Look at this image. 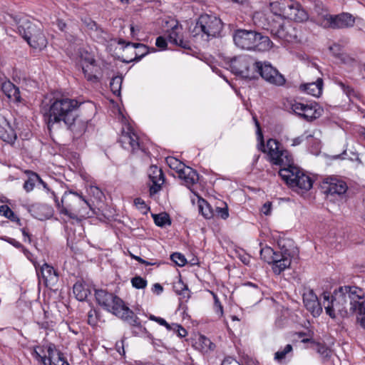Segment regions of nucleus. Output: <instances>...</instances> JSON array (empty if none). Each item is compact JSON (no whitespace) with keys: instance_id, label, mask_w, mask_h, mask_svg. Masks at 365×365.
<instances>
[{"instance_id":"nucleus-1","label":"nucleus","mask_w":365,"mask_h":365,"mask_svg":"<svg viewBox=\"0 0 365 365\" xmlns=\"http://www.w3.org/2000/svg\"><path fill=\"white\" fill-rule=\"evenodd\" d=\"M326 313L332 319L339 315L347 317L356 314V322L365 329V292L356 286L345 285L335 289L333 294H322Z\"/></svg>"},{"instance_id":"nucleus-2","label":"nucleus","mask_w":365,"mask_h":365,"mask_svg":"<svg viewBox=\"0 0 365 365\" xmlns=\"http://www.w3.org/2000/svg\"><path fill=\"white\" fill-rule=\"evenodd\" d=\"M95 297L97 303L104 309L135 327L138 331H133L135 335L146 332V329L141 325L138 317L120 298L103 289H96Z\"/></svg>"},{"instance_id":"nucleus-3","label":"nucleus","mask_w":365,"mask_h":365,"mask_svg":"<svg viewBox=\"0 0 365 365\" xmlns=\"http://www.w3.org/2000/svg\"><path fill=\"white\" fill-rule=\"evenodd\" d=\"M81 103L66 96L53 97L49 104L43 106L42 111L47 118L48 128L55 123H70L76 116Z\"/></svg>"},{"instance_id":"nucleus-4","label":"nucleus","mask_w":365,"mask_h":365,"mask_svg":"<svg viewBox=\"0 0 365 365\" xmlns=\"http://www.w3.org/2000/svg\"><path fill=\"white\" fill-rule=\"evenodd\" d=\"M232 37L235 44L244 50L265 52L274 46L267 36L254 30L237 29Z\"/></svg>"},{"instance_id":"nucleus-5","label":"nucleus","mask_w":365,"mask_h":365,"mask_svg":"<svg viewBox=\"0 0 365 365\" xmlns=\"http://www.w3.org/2000/svg\"><path fill=\"white\" fill-rule=\"evenodd\" d=\"M91 206L90 203L76 192H65L61 198L60 214L70 219L81 221L90 217Z\"/></svg>"},{"instance_id":"nucleus-6","label":"nucleus","mask_w":365,"mask_h":365,"mask_svg":"<svg viewBox=\"0 0 365 365\" xmlns=\"http://www.w3.org/2000/svg\"><path fill=\"white\" fill-rule=\"evenodd\" d=\"M223 24L221 19L215 16L202 14L198 18L192 31L193 36H200L203 41H208L212 38L220 36Z\"/></svg>"},{"instance_id":"nucleus-7","label":"nucleus","mask_w":365,"mask_h":365,"mask_svg":"<svg viewBox=\"0 0 365 365\" xmlns=\"http://www.w3.org/2000/svg\"><path fill=\"white\" fill-rule=\"evenodd\" d=\"M18 33L34 48L41 50L47 45V39L41 29L33 24L26 16L16 21Z\"/></svg>"},{"instance_id":"nucleus-8","label":"nucleus","mask_w":365,"mask_h":365,"mask_svg":"<svg viewBox=\"0 0 365 365\" xmlns=\"http://www.w3.org/2000/svg\"><path fill=\"white\" fill-rule=\"evenodd\" d=\"M271 10L274 14L296 22L306 21L308 14L302 5L293 0H280L270 4Z\"/></svg>"},{"instance_id":"nucleus-9","label":"nucleus","mask_w":365,"mask_h":365,"mask_svg":"<svg viewBox=\"0 0 365 365\" xmlns=\"http://www.w3.org/2000/svg\"><path fill=\"white\" fill-rule=\"evenodd\" d=\"M261 258L269 264H272V270L279 274L291 264V257L287 250L275 252L270 247H264L260 250Z\"/></svg>"},{"instance_id":"nucleus-10","label":"nucleus","mask_w":365,"mask_h":365,"mask_svg":"<svg viewBox=\"0 0 365 365\" xmlns=\"http://www.w3.org/2000/svg\"><path fill=\"white\" fill-rule=\"evenodd\" d=\"M257 61L250 56H238L230 61V68L233 73L245 78H256Z\"/></svg>"},{"instance_id":"nucleus-11","label":"nucleus","mask_w":365,"mask_h":365,"mask_svg":"<svg viewBox=\"0 0 365 365\" xmlns=\"http://www.w3.org/2000/svg\"><path fill=\"white\" fill-rule=\"evenodd\" d=\"M259 75L267 83L282 86L286 83L284 76L268 61H257L256 76Z\"/></svg>"},{"instance_id":"nucleus-12","label":"nucleus","mask_w":365,"mask_h":365,"mask_svg":"<svg viewBox=\"0 0 365 365\" xmlns=\"http://www.w3.org/2000/svg\"><path fill=\"white\" fill-rule=\"evenodd\" d=\"M290 109L307 121H312L319 118L323 113V108L317 103L304 104L297 101L289 103Z\"/></svg>"},{"instance_id":"nucleus-13","label":"nucleus","mask_w":365,"mask_h":365,"mask_svg":"<svg viewBox=\"0 0 365 365\" xmlns=\"http://www.w3.org/2000/svg\"><path fill=\"white\" fill-rule=\"evenodd\" d=\"M360 19L359 18H355L351 14L346 12H343L337 15H328L325 18L327 26L334 29L353 27L356 20Z\"/></svg>"},{"instance_id":"nucleus-14","label":"nucleus","mask_w":365,"mask_h":365,"mask_svg":"<svg viewBox=\"0 0 365 365\" xmlns=\"http://www.w3.org/2000/svg\"><path fill=\"white\" fill-rule=\"evenodd\" d=\"M40 282L43 281L44 285L52 289L58 282V274L53 267L44 263L39 269L34 264Z\"/></svg>"},{"instance_id":"nucleus-15","label":"nucleus","mask_w":365,"mask_h":365,"mask_svg":"<svg viewBox=\"0 0 365 365\" xmlns=\"http://www.w3.org/2000/svg\"><path fill=\"white\" fill-rule=\"evenodd\" d=\"M254 119L255 121L256 127L257 128V134L260 138L261 140L258 149L260 150L262 152L267 154L268 160L270 159L272 157H277L276 155L278 153L279 150L284 148L283 146L278 140L273 138L269 139L267 141L266 145H264L259 123L256 118H254Z\"/></svg>"},{"instance_id":"nucleus-16","label":"nucleus","mask_w":365,"mask_h":365,"mask_svg":"<svg viewBox=\"0 0 365 365\" xmlns=\"http://www.w3.org/2000/svg\"><path fill=\"white\" fill-rule=\"evenodd\" d=\"M271 34L274 37L287 42L297 38V31L290 23L278 24L271 28Z\"/></svg>"},{"instance_id":"nucleus-17","label":"nucleus","mask_w":365,"mask_h":365,"mask_svg":"<svg viewBox=\"0 0 365 365\" xmlns=\"http://www.w3.org/2000/svg\"><path fill=\"white\" fill-rule=\"evenodd\" d=\"M322 187L324 193L331 195H343L348 189L346 183L344 180L336 178H325L322 182Z\"/></svg>"},{"instance_id":"nucleus-18","label":"nucleus","mask_w":365,"mask_h":365,"mask_svg":"<svg viewBox=\"0 0 365 365\" xmlns=\"http://www.w3.org/2000/svg\"><path fill=\"white\" fill-rule=\"evenodd\" d=\"M82 70L87 81L93 83L99 81L100 78L98 75L100 73L101 68L91 55L88 54L82 59Z\"/></svg>"},{"instance_id":"nucleus-19","label":"nucleus","mask_w":365,"mask_h":365,"mask_svg":"<svg viewBox=\"0 0 365 365\" xmlns=\"http://www.w3.org/2000/svg\"><path fill=\"white\" fill-rule=\"evenodd\" d=\"M148 177L151 182L149 185L150 194L153 195L161 190L165 182L164 175L161 169L155 165H152L148 170Z\"/></svg>"},{"instance_id":"nucleus-20","label":"nucleus","mask_w":365,"mask_h":365,"mask_svg":"<svg viewBox=\"0 0 365 365\" xmlns=\"http://www.w3.org/2000/svg\"><path fill=\"white\" fill-rule=\"evenodd\" d=\"M303 302L307 309L313 317L319 316L322 312V307L318 300L317 296L312 289H309L303 294Z\"/></svg>"},{"instance_id":"nucleus-21","label":"nucleus","mask_w":365,"mask_h":365,"mask_svg":"<svg viewBox=\"0 0 365 365\" xmlns=\"http://www.w3.org/2000/svg\"><path fill=\"white\" fill-rule=\"evenodd\" d=\"M126 129V130L122 131L119 142L125 149L130 150L133 152L138 150L140 148L138 136L130 127H127Z\"/></svg>"},{"instance_id":"nucleus-22","label":"nucleus","mask_w":365,"mask_h":365,"mask_svg":"<svg viewBox=\"0 0 365 365\" xmlns=\"http://www.w3.org/2000/svg\"><path fill=\"white\" fill-rule=\"evenodd\" d=\"M0 138L9 143L14 144L17 138L16 133L6 118L0 114Z\"/></svg>"},{"instance_id":"nucleus-23","label":"nucleus","mask_w":365,"mask_h":365,"mask_svg":"<svg viewBox=\"0 0 365 365\" xmlns=\"http://www.w3.org/2000/svg\"><path fill=\"white\" fill-rule=\"evenodd\" d=\"M88 119H82L79 118L78 113L70 123H64L67 128L73 133L74 138L81 137L87 130Z\"/></svg>"},{"instance_id":"nucleus-24","label":"nucleus","mask_w":365,"mask_h":365,"mask_svg":"<svg viewBox=\"0 0 365 365\" xmlns=\"http://www.w3.org/2000/svg\"><path fill=\"white\" fill-rule=\"evenodd\" d=\"M1 90L10 101L17 103L22 101L19 88L9 80L1 82Z\"/></svg>"},{"instance_id":"nucleus-25","label":"nucleus","mask_w":365,"mask_h":365,"mask_svg":"<svg viewBox=\"0 0 365 365\" xmlns=\"http://www.w3.org/2000/svg\"><path fill=\"white\" fill-rule=\"evenodd\" d=\"M302 170L298 167L294 165V163L291 165H287L279 171V175L282 180L291 187V182H295L299 175L302 173Z\"/></svg>"},{"instance_id":"nucleus-26","label":"nucleus","mask_w":365,"mask_h":365,"mask_svg":"<svg viewBox=\"0 0 365 365\" xmlns=\"http://www.w3.org/2000/svg\"><path fill=\"white\" fill-rule=\"evenodd\" d=\"M180 31L181 28L179 26L178 23L173 26L168 36L169 42L183 48H190L189 42L181 38L180 36Z\"/></svg>"},{"instance_id":"nucleus-27","label":"nucleus","mask_w":365,"mask_h":365,"mask_svg":"<svg viewBox=\"0 0 365 365\" xmlns=\"http://www.w3.org/2000/svg\"><path fill=\"white\" fill-rule=\"evenodd\" d=\"M276 155L277 157H272L268 160L272 165L285 167L293 163L292 155L284 148L279 150Z\"/></svg>"},{"instance_id":"nucleus-28","label":"nucleus","mask_w":365,"mask_h":365,"mask_svg":"<svg viewBox=\"0 0 365 365\" xmlns=\"http://www.w3.org/2000/svg\"><path fill=\"white\" fill-rule=\"evenodd\" d=\"M179 178L184 181L187 187L195 184L198 181V175L195 170L188 166H185L180 170Z\"/></svg>"},{"instance_id":"nucleus-29","label":"nucleus","mask_w":365,"mask_h":365,"mask_svg":"<svg viewBox=\"0 0 365 365\" xmlns=\"http://www.w3.org/2000/svg\"><path fill=\"white\" fill-rule=\"evenodd\" d=\"M300 88L307 94L314 97H319L322 93L323 80L321 78H318L315 82L301 85Z\"/></svg>"},{"instance_id":"nucleus-30","label":"nucleus","mask_w":365,"mask_h":365,"mask_svg":"<svg viewBox=\"0 0 365 365\" xmlns=\"http://www.w3.org/2000/svg\"><path fill=\"white\" fill-rule=\"evenodd\" d=\"M313 185V180L311 177L305 174L304 172L299 175L295 182H291V187L298 188L302 190H309Z\"/></svg>"},{"instance_id":"nucleus-31","label":"nucleus","mask_w":365,"mask_h":365,"mask_svg":"<svg viewBox=\"0 0 365 365\" xmlns=\"http://www.w3.org/2000/svg\"><path fill=\"white\" fill-rule=\"evenodd\" d=\"M173 289L177 294L182 296V298L186 301L190 297L187 285L182 282L180 277L173 283Z\"/></svg>"},{"instance_id":"nucleus-32","label":"nucleus","mask_w":365,"mask_h":365,"mask_svg":"<svg viewBox=\"0 0 365 365\" xmlns=\"http://www.w3.org/2000/svg\"><path fill=\"white\" fill-rule=\"evenodd\" d=\"M73 292L76 298L79 301H84L90 294L86 285L82 282H76L73 285Z\"/></svg>"},{"instance_id":"nucleus-33","label":"nucleus","mask_w":365,"mask_h":365,"mask_svg":"<svg viewBox=\"0 0 365 365\" xmlns=\"http://www.w3.org/2000/svg\"><path fill=\"white\" fill-rule=\"evenodd\" d=\"M197 203L199 212L205 218L211 219L215 216L214 210L206 200L202 198H200Z\"/></svg>"},{"instance_id":"nucleus-34","label":"nucleus","mask_w":365,"mask_h":365,"mask_svg":"<svg viewBox=\"0 0 365 365\" xmlns=\"http://www.w3.org/2000/svg\"><path fill=\"white\" fill-rule=\"evenodd\" d=\"M132 46L135 49L134 60L135 61H140L142 58H143L145 55H147L149 53L148 47L144 44L128 42L126 43V46Z\"/></svg>"},{"instance_id":"nucleus-35","label":"nucleus","mask_w":365,"mask_h":365,"mask_svg":"<svg viewBox=\"0 0 365 365\" xmlns=\"http://www.w3.org/2000/svg\"><path fill=\"white\" fill-rule=\"evenodd\" d=\"M314 346V350L320 355L323 359H329L331 356V350L325 344L319 342L312 341Z\"/></svg>"},{"instance_id":"nucleus-36","label":"nucleus","mask_w":365,"mask_h":365,"mask_svg":"<svg viewBox=\"0 0 365 365\" xmlns=\"http://www.w3.org/2000/svg\"><path fill=\"white\" fill-rule=\"evenodd\" d=\"M29 178L24 183V189L26 192L32 191L35 187L36 182L40 180V176L36 173L29 171Z\"/></svg>"},{"instance_id":"nucleus-37","label":"nucleus","mask_w":365,"mask_h":365,"mask_svg":"<svg viewBox=\"0 0 365 365\" xmlns=\"http://www.w3.org/2000/svg\"><path fill=\"white\" fill-rule=\"evenodd\" d=\"M155 224L158 227H165L171 225L170 216L166 212L153 215Z\"/></svg>"},{"instance_id":"nucleus-38","label":"nucleus","mask_w":365,"mask_h":365,"mask_svg":"<svg viewBox=\"0 0 365 365\" xmlns=\"http://www.w3.org/2000/svg\"><path fill=\"white\" fill-rule=\"evenodd\" d=\"M123 83V77L120 76H117L112 78L110 82V88L112 93L117 96H120L121 86Z\"/></svg>"},{"instance_id":"nucleus-39","label":"nucleus","mask_w":365,"mask_h":365,"mask_svg":"<svg viewBox=\"0 0 365 365\" xmlns=\"http://www.w3.org/2000/svg\"><path fill=\"white\" fill-rule=\"evenodd\" d=\"M166 162L170 168L173 170H176L178 174L180 173V170H182V168L185 167L184 164L174 157L167 158Z\"/></svg>"},{"instance_id":"nucleus-40","label":"nucleus","mask_w":365,"mask_h":365,"mask_svg":"<svg viewBox=\"0 0 365 365\" xmlns=\"http://www.w3.org/2000/svg\"><path fill=\"white\" fill-rule=\"evenodd\" d=\"M223 207L217 206L215 210L214 211L215 215L223 219L226 220L229 217V210L227 205L225 202H222Z\"/></svg>"},{"instance_id":"nucleus-41","label":"nucleus","mask_w":365,"mask_h":365,"mask_svg":"<svg viewBox=\"0 0 365 365\" xmlns=\"http://www.w3.org/2000/svg\"><path fill=\"white\" fill-rule=\"evenodd\" d=\"M130 282L132 286L138 289H145L148 284L147 280L140 276L133 277Z\"/></svg>"},{"instance_id":"nucleus-42","label":"nucleus","mask_w":365,"mask_h":365,"mask_svg":"<svg viewBox=\"0 0 365 365\" xmlns=\"http://www.w3.org/2000/svg\"><path fill=\"white\" fill-rule=\"evenodd\" d=\"M292 351V346L287 344L282 350L277 351L274 354V359L281 361L285 359L286 355Z\"/></svg>"},{"instance_id":"nucleus-43","label":"nucleus","mask_w":365,"mask_h":365,"mask_svg":"<svg viewBox=\"0 0 365 365\" xmlns=\"http://www.w3.org/2000/svg\"><path fill=\"white\" fill-rule=\"evenodd\" d=\"M170 259L173 262L180 267L184 266L187 262V259L185 256L179 252H175L172 254Z\"/></svg>"},{"instance_id":"nucleus-44","label":"nucleus","mask_w":365,"mask_h":365,"mask_svg":"<svg viewBox=\"0 0 365 365\" xmlns=\"http://www.w3.org/2000/svg\"><path fill=\"white\" fill-rule=\"evenodd\" d=\"M169 331H173L176 333L180 338L185 337L187 334L185 329H184L181 325L175 323L171 324V327Z\"/></svg>"},{"instance_id":"nucleus-45","label":"nucleus","mask_w":365,"mask_h":365,"mask_svg":"<svg viewBox=\"0 0 365 365\" xmlns=\"http://www.w3.org/2000/svg\"><path fill=\"white\" fill-rule=\"evenodd\" d=\"M134 205L135 207L140 210L143 213H146L149 210L145 201L140 197L135 198L134 200Z\"/></svg>"},{"instance_id":"nucleus-46","label":"nucleus","mask_w":365,"mask_h":365,"mask_svg":"<svg viewBox=\"0 0 365 365\" xmlns=\"http://www.w3.org/2000/svg\"><path fill=\"white\" fill-rule=\"evenodd\" d=\"M97 322V312L96 310L91 309L88 313V323L94 327L96 325Z\"/></svg>"},{"instance_id":"nucleus-47","label":"nucleus","mask_w":365,"mask_h":365,"mask_svg":"<svg viewBox=\"0 0 365 365\" xmlns=\"http://www.w3.org/2000/svg\"><path fill=\"white\" fill-rule=\"evenodd\" d=\"M149 319L151 320V321L156 322L160 325L165 327L166 329L168 331L170 329L171 324H168L163 318H161V317H155V316H154L153 314H150L149 316Z\"/></svg>"},{"instance_id":"nucleus-48","label":"nucleus","mask_w":365,"mask_h":365,"mask_svg":"<svg viewBox=\"0 0 365 365\" xmlns=\"http://www.w3.org/2000/svg\"><path fill=\"white\" fill-rule=\"evenodd\" d=\"M214 309L215 313L219 316L222 317L223 315V307L217 298V297L214 294Z\"/></svg>"},{"instance_id":"nucleus-49","label":"nucleus","mask_w":365,"mask_h":365,"mask_svg":"<svg viewBox=\"0 0 365 365\" xmlns=\"http://www.w3.org/2000/svg\"><path fill=\"white\" fill-rule=\"evenodd\" d=\"M200 341L203 345L202 348L205 349L206 351L213 350L215 347V344L212 343L208 338L205 336H201Z\"/></svg>"},{"instance_id":"nucleus-50","label":"nucleus","mask_w":365,"mask_h":365,"mask_svg":"<svg viewBox=\"0 0 365 365\" xmlns=\"http://www.w3.org/2000/svg\"><path fill=\"white\" fill-rule=\"evenodd\" d=\"M1 239L2 240H4V241L9 242V244L12 245L14 247H15L16 248H23V245L19 242L16 241L14 238H10L8 237H1Z\"/></svg>"},{"instance_id":"nucleus-51","label":"nucleus","mask_w":365,"mask_h":365,"mask_svg":"<svg viewBox=\"0 0 365 365\" xmlns=\"http://www.w3.org/2000/svg\"><path fill=\"white\" fill-rule=\"evenodd\" d=\"M155 45L159 48H160L162 50H164L167 47V41H166V40H165V38L164 37L158 36L156 38Z\"/></svg>"},{"instance_id":"nucleus-52","label":"nucleus","mask_w":365,"mask_h":365,"mask_svg":"<svg viewBox=\"0 0 365 365\" xmlns=\"http://www.w3.org/2000/svg\"><path fill=\"white\" fill-rule=\"evenodd\" d=\"M54 365H70L66 359L64 357L63 354L58 352V359Z\"/></svg>"},{"instance_id":"nucleus-53","label":"nucleus","mask_w":365,"mask_h":365,"mask_svg":"<svg viewBox=\"0 0 365 365\" xmlns=\"http://www.w3.org/2000/svg\"><path fill=\"white\" fill-rule=\"evenodd\" d=\"M11 212V208L6 205H3L0 206V215L1 216H4L5 217H8L9 215V213Z\"/></svg>"},{"instance_id":"nucleus-54","label":"nucleus","mask_w":365,"mask_h":365,"mask_svg":"<svg viewBox=\"0 0 365 365\" xmlns=\"http://www.w3.org/2000/svg\"><path fill=\"white\" fill-rule=\"evenodd\" d=\"M271 210H272V202H265L262 207V212L266 215H268L270 214Z\"/></svg>"},{"instance_id":"nucleus-55","label":"nucleus","mask_w":365,"mask_h":365,"mask_svg":"<svg viewBox=\"0 0 365 365\" xmlns=\"http://www.w3.org/2000/svg\"><path fill=\"white\" fill-rule=\"evenodd\" d=\"M115 348H116V350L122 356L125 355V349H124V343H123V340L119 341V342H117L115 344Z\"/></svg>"},{"instance_id":"nucleus-56","label":"nucleus","mask_w":365,"mask_h":365,"mask_svg":"<svg viewBox=\"0 0 365 365\" xmlns=\"http://www.w3.org/2000/svg\"><path fill=\"white\" fill-rule=\"evenodd\" d=\"M152 291L153 293L159 295L163 291V287L161 284L158 283L154 284V285L152 287Z\"/></svg>"},{"instance_id":"nucleus-57","label":"nucleus","mask_w":365,"mask_h":365,"mask_svg":"<svg viewBox=\"0 0 365 365\" xmlns=\"http://www.w3.org/2000/svg\"><path fill=\"white\" fill-rule=\"evenodd\" d=\"M48 194L50 195V197L53 199L56 205L58 210V212H60L61 207V201L59 202L57 197L56 196V194L53 191H50Z\"/></svg>"},{"instance_id":"nucleus-58","label":"nucleus","mask_w":365,"mask_h":365,"mask_svg":"<svg viewBox=\"0 0 365 365\" xmlns=\"http://www.w3.org/2000/svg\"><path fill=\"white\" fill-rule=\"evenodd\" d=\"M55 24L60 31H65L66 24L62 19H57Z\"/></svg>"},{"instance_id":"nucleus-59","label":"nucleus","mask_w":365,"mask_h":365,"mask_svg":"<svg viewBox=\"0 0 365 365\" xmlns=\"http://www.w3.org/2000/svg\"><path fill=\"white\" fill-rule=\"evenodd\" d=\"M296 334L298 336L299 338H302V343H307V342L312 343V341H313L311 339L304 338V336L307 335V333H305V332L300 331V332L296 333Z\"/></svg>"},{"instance_id":"nucleus-60","label":"nucleus","mask_w":365,"mask_h":365,"mask_svg":"<svg viewBox=\"0 0 365 365\" xmlns=\"http://www.w3.org/2000/svg\"><path fill=\"white\" fill-rule=\"evenodd\" d=\"M291 141H292V143H291L292 146L299 145L303 141V136H299V137L294 138L292 139Z\"/></svg>"},{"instance_id":"nucleus-61","label":"nucleus","mask_w":365,"mask_h":365,"mask_svg":"<svg viewBox=\"0 0 365 365\" xmlns=\"http://www.w3.org/2000/svg\"><path fill=\"white\" fill-rule=\"evenodd\" d=\"M240 259L245 264H248L250 262V257L247 254L240 255Z\"/></svg>"},{"instance_id":"nucleus-62","label":"nucleus","mask_w":365,"mask_h":365,"mask_svg":"<svg viewBox=\"0 0 365 365\" xmlns=\"http://www.w3.org/2000/svg\"><path fill=\"white\" fill-rule=\"evenodd\" d=\"M241 365H257V364L255 360L247 357L244 359V361L242 362Z\"/></svg>"},{"instance_id":"nucleus-63","label":"nucleus","mask_w":365,"mask_h":365,"mask_svg":"<svg viewBox=\"0 0 365 365\" xmlns=\"http://www.w3.org/2000/svg\"><path fill=\"white\" fill-rule=\"evenodd\" d=\"M7 218L9 219L11 221H13V222H19L20 221V220L18 217V216L12 210L9 213V217Z\"/></svg>"},{"instance_id":"nucleus-64","label":"nucleus","mask_w":365,"mask_h":365,"mask_svg":"<svg viewBox=\"0 0 365 365\" xmlns=\"http://www.w3.org/2000/svg\"><path fill=\"white\" fill-rule=\"evenodd\" d=\"M43 365H51L52 364V359L50 357H46L44 356L43 359L39 361Z\"/></svg>"}]
</instances>
